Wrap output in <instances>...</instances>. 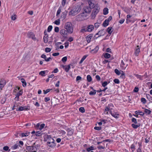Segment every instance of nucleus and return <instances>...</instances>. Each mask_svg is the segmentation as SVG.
Segmentation results:
<instances>
[{
	"mask_svg": "<svg viewBox=\"0 0 152 152\" xmlns=\"http://www.w3.org/2000/svg\"><path fill=\"white\" fill-rule=\"evenodd\" d=\"M51 50V49L50 48H45V51L47 53H48L50 52Z\"/></svg>",
	"mask_w": 152,
	"mask_h": 152,
	"instance_id": "obj_53",
	"label": "nucleus"
},
{
	"mask_svg": "<svg viewBox=\"0 0 152 152\" xmlns=\"http://www.w3.org/2000/svg\"><path fill=\"white\" fill-rule=\"evenodd\" d=\"M132 122L134 123L135 124H137L138 123H137V120L136 118H132Z\"/></svg>",
	"mask_w": 152,
	"mask_h": 152,
	"instance_id": "obj_52",
	"label": "nucleus"
},
{
	"mask_svg": "<svg viewBox=\"0 0 152 152\" xmlns=\"http://www.w3.org/2000/svg\"><path fill=\"white\" fill-rule=\"evenodd\" d=\"M87 29L88 32H90L94 29V27L93 25H90L88 26Z\"/></svg>",
	"mask_w": 152,
	"mask_h": 152,
	"instance_id": "obj_14",
	"label": "nucleus"
},
{
	"mask_svg": "<svg viewBox=\"0 0 152 152\" xmlns=\"http://www.w3.org/2000/svg\"><path fill=\"white\" fill-rule=\"evenodd\" d=\"M3 150L5 151H7L9 149V147L7 146H4L3 148Z\"/></svg>",
	"mask_w": 152,
	"mask_h": 152,
	"instance_id": "obj_64",
	"label": "nucleus"
},
{
	"mask_svg": "<svg viewBox=\"0 0 152 152\" xmlns=\"http://www.w3.org/2000/svg\"><path fill=\"white\" fill-rule=\"evenodd\" d=\"M52 28H53V27L52 26H51V25L49 26L48 27V30H47L48 31V32H50L52 30Z\"/></svg>",
	"mask_w": 152,
	"mask_h": 152,
	"instance_id": "obj_49",
	"label": "nucleus"
},
{
	"mask_svg": "<svg viewBox=\"0 0 152 152\" xmlns=\"http://www.w3.org/2000/svg\"><path fill=\"white\" fill-rule=\"evenodd\" d=\"M89 7L91 8H94L96 7V4H94V3H92L90 1L89 2Z\"/></svg>",
	"mask_w": 152,
	"mask_h": 152,
	"instance_id": "obj_22",
	"label": "nucleus"
},
{
	"mask_svg": "<svg viewBox=\"0 0 152 152\" xmlns=\"http://www.w3.org/2000/svg\"><path fill=\"white\" fill-rule=\"evenodd\" d=\"M140 47L139 45H137L135 47L134 54L135 55L137 56H138L140 52Z\"/></svg>",
	"mask_w": 152,
	"mask_h": 152,
	"instance_id": "obj_7",
	"label": "nucleus"
},
{
	"mask_svg": "<svg viewBox=\"0 0 152 152\" xmlns=\"http://www.w3.org/2000/svg\"><path fill=\"white\" fill-rule=\"evenodd\" d=\"M6 84V81L4 79H1L0 80V91L2 90V89L4 87Z\"/></svg>",
	"mask_w": 152,
	"mask_h": 152,
	"instance_id": "obj_9",
	"label": "nucleus"
},
{
	"mask_svg": "<svg viewBox=\"0 0 152 152\" xmlns=\"http://www.w3.org/2000/svg\"><path fill=\"white\" fill-rule=\"evenodd\" d=\"M83 14H80L76 16V20L78 21L82 20H84V18L83 17Z\"/></svg>",
	"mask_w": 152,
	"mask_h": 152,
	"instance_id": "obj_12",
	"label": "nucleus"
},
{
	"mask_svg": "<svg viewBox=\"0 0 152 152\" xmlns=\"http://www.w3.org/2000/svg\"><path fill=\"white\" fill-rule=\"evenodd\" d=\"M30 134L29 132H26L24 133H22L21 134V137H27Z\"/></svg>",
	"mask_w": 152,
	"mask_h": 152,
	"instance_id": "obj_31",
	"label": "nucleus"
},
{
	"mask_svg": "<svg viewBox=\"0 0 152 152\" xmlns=\"http://www.w3.org/2000/svg\"><path fill=\"white\" fill-rule=\"evenodd\" d=\"M48 35L47 34H45L43 37L44 42L45 43H47L48 42Z\"/></svg>",
	"mask_w": 152,
	"mask_h": 152,
	"instance_id": "obj_24",
	"label": "nucleus"
},
{
	"mask_svg": "<svg viewBox=\"0 0 152 152\" xmlns=\"http://www.w3.org/2000/svg\"><path fill=\"white\" fill-rule=\"evenodd\" d=\"M67 12L66 11L64 12L61 14V18L63 20L65 19L66 17Z\"/></svg>",
	"mask_w": 152,
	"mask_h": 152,
	"instance_id": "obj_17",
	"label": "nucleus"
},
{
	"mask_svg": "<svg viewBox=\"0 0 152 152\" xmlns=\"http://www.w3.org/2000/svg\"><path fill=\"white\" fill-rule=\"evenodd\" d=\"M110 114L115 118H118L119 117V114L117 113H113L112 112L110 113Z\"/></svg>",
	"mask_w": 152,
	"mask_h": 152,
	"instance_id": "obj_25",
	"label": "nucleus"
},
{
	"mask_svg": "<svg viewBox=\"0 0 152 152\" xmlns=\"http://www.w3.org/2000/svg\"><path fill=\"white\" fill-rule=\"evenodd\" d=\"M109 22L108 21L105 20L103 22V26L104 27H106L109 25Z\"/></svg>",
	"mask_w": 152,
	"mask_h": 152,
	"instance_id": "obj_29",
	"label": "nucleus"
},
{
	"mask_svg": "<svg viewBox=\"0 0 152 152\" xmlns=\"http://www.w3.org/2000/svg\"><path fill=\"white\" fill-rule=\"evenodd\" d=\"M103 14L104 15H107L108 13V9L107 8H105L103 10Z\"/></svg>",
	"mask_w": 152,
	"mask_h": 152,
	"instance_id": "obj_33",
	"label": "nucleus"
},
{
	"mask_svg": "<svg viewBox=\"0 0 152 152\" xmlns=\"http://www.w3.org/2000/svg\"><path fill=\"white\" fill-rule=\"evenodd\" d=\"M66 0H62L61 1V4L63 7L64 6L66 3Z\"/></svg>",
	"mask_w": 152,
	"mask_h": 152,
	"instance_id": "obj_58",
	"label": "nucleus"
},
{
	"mask_svg": "<svg viewBox=\"0 0 152 152\" xmlns=\"http://www.w3.org/2000/svg\"><path fill=\"white\" fill-rule=\"evenodd\" d=\"M45 126V124H40L39 123L37 124L35 126V128L37 130H42L43 128H44Z\"/></svg>",
	"mask_w": 152,
	"mask_h": 152,
	"instance_id": "obj_6",
	"label": "nucleus"
},
{
	"mask_svg": "<svg viewBox=\"0 0 152 152\" xmlns=\"http://www.w3.org/2000/svg\"><path fill=\"white\" fill-rule=\"evenodd\" d=\"M112 28L111 27H109L108 28L107 31L108 34H111L112 33Z\"/></svg>",
	"mask_w": 152,
	"mask_h": 152,
	"instance_id": "obj_34",
	"label": "nucleus"
},
{
	"mask_svg": "<svg viewBox=\"0 0 152 152\" xmlns=\"http://www.w3.org/2000/svg\"><path fill=\"white\" fill-rule=\"evenodd\" d=\"M24 110H28L29 109V107L24 106L23 107Z\"/></svg>",
	"mask_w": 152,
	"mask_h": 152,
	"instance_id": "obj_61",
	"label": "nucleus"
},
{
	"mask_svg": "<svg viewBox=\"0 0 152 152\" xmlns=\"http://www.w3.org/2000/svg\"><path fill=\"white\" fill-rule=\"evenodd\" d=\"M93 9L91 15V17L92 19H94L95 18L96 15L99 11L100 9L99 5L98 4H96L95 8Z\"/></svg>",
	"mask_w": 152,
	"mask_h": 152,
	"instance_id": "obj_3",
	"label": "nucleus"
},
{
	"mask_svg": "<svg viewBox=\"0 0 152 152\" xmlns=\"http://www.w3.org/2000/svg\"><path fill=\"white\" fill-rule=\"evenodd\" d=\"M39 148V145H35V143L32 146H27L26 147V149L28 151L33 152H37V151L38 150Z\"/></svg>",
	"mask_w": 152,
	"mask_h": 152,
	"instance_id": "obj_4",
	"label": "nucleus"
},
{
	"mask_svg": "<svg viewBox=\"0 0 152 152\" xmlns=\"http://www.w3.org/2000/svg\"><path fill=\"white\" fill-rule=\"evenodd\" d=\"M21 81L23 84V87H26L27 85V83L25 80L24 78H22L21 79Z\"/></svg>",
	"mask_w": 152,
	"mask_h": 152,
	"instance_id": "obj_20",
	"label": "nucleus"
},
{
	"mask_svg": "<svg viewBox=\"0 0 152 152\" xmlns=\"http://www.w3.org/2000/svg\"><path fill=\"white\" fill-rule=\"evenodd\" d=\"M109 82H107V81H104V82L102 83V85L103 87H105L109 84Z\"/></svg>",
	"mask_w": 152,
	"mask_h": 152,
	"instance_id": "obj_45",
	"label": "nucleus"
},
{
	"mask_svg": "<svg viewBox=\"0 0 152 152\" xmlns=\"http://www.w3.org/2000/svg\"><path fill=\"white\" fill-rule=\"evenodd\" d=\"M59 33L61 35V37L64 39L67 37L68 31L65 29H62L60 30Z\"/></svg>",
	"mask_w": 152,
	"mask_h": 152,
	"instance_id": "obj_5",
	"label": "nucleus"
},
{
	"mask_svg": "<svg viewBox=\"0 0 152 152\" xmlns=\"http://www.w3.org/2000/svg\"><path fill=\"white\" fill-rule=\"evenodd\" d=\"M41 57L44 59L45 61L47 62L51 60H52V58L50 57L47 58L46 56L44 54H43L41 55Z\"/></svg>",
	"mask_w": 152,
	"mask_h": 152,
	"instance_id": "obj_13",
	"label": "nucleus"
},
{
	"mask_svg": "<svg viewBox=\"0 0 152 152\" xmlns=\"http://www.w3.org/2000/svg\"><path fill=\"white\" fill-rule=\"evenodd\" d=\"M64 29L68 31V33L72 34L73 31V29L72 23L70 22L65 23L64 26Z\"/></svg>",
	"mask_w": 152,
	"mask_h": 152,
	"instance_id": "obj_2",
	"label": "nucleus"
},
{
	"mask_svg": "<svg viewBox=\"0 0 152 152\" xmlns=\"http://www.w3.org/2000/svg\"><path fill=\"white\" fill-rule=\"evenodd\" d=\"M54 31L56 32H58L59 31V28L58 27H56L54 29Z\"/></svg>",
	"mask_w": 152,
	"mask_h": 152,
	"instance_id": "obj_59",
	"label": "nucleus"
},
{
	"mask_svg": "<svg viewBox=\"0 0 152 152\" xmlns=\"http://www.w3.org/2000/svg\"><path fill=\"white\" fill-rule=\"evenodd\" d=\"M67 135L68 136H71L73 134V131L72 130H70L69 129L67 130Z\"/></svg>",
	"mask_w": 152,
	"mask_h": 152,
	"instance_id": "obj_28",
	"label": "nucleus"
},
{
	"mask_svg": "<svg viewBox=\"0 0 152 152\" xmlns=\"http://www.w3.org/2000/svg\"><path fill=\"white\" fill-rule=\"evenodd\" d=\"M112 108H110V107L107 106L105 107L104 113L105 114H108V112H109L110 113L112 112Z\"/></svg>",
	"mask_w": 152,
	"mask_h": 152,
	"instance_id": "obj_11",
	"label": "nucleus"
},
{
	"mask_svg": "<svg viewBox=\"0 0 152 152\" xmlns=\"http://www.w3.org/2000/svg\"><path fill=\"white\" fill-rule=\"evenodd\" d=\"M51 90H52V89L48 88V89H47L45 91L44 90V91H43L44 93L45 94H46L48 93V92H50Z\"/></svg>",
	"mask_w": 152,
	"mask_h": 152,
	"instance_id": "obj_51",
	"label": "nucleus"
},
{
	"mask_svg": "<svg viewBox=\"0 0 152 152\" xmlns=\"http://www.w3.org/2000/svg\"><path fill=\"white\" fill-rule=\"evenodd\" d=\"M84 9V11L86 13H89L91 11V9L89 7H85Z\"/></svg>",
	"mask_w": 152,
	"mask_h": 152,
	"instance_id": "obj_16",
	"label": "nucleus"
},
{
	"mask_svg": "<svg viewBox=\"0 0 152 152\" xmlns=\"http://www.w3.org/2000/svg\"><path fill=\"white\" fill-rule=\"evenodd\" d=\"M88 32L87 28H81L80 31V33H84V32Z\"/></svg>",
	"mask_w": 152,
	"mask_h": 152,
	"instance_id": "obj_36",
	"label": "nucleus"
},
{
	"mask_svg": "<svg viewBox=\"0 0 152 152\" xmlns=\"http://www.w3.org/2000/svg\"><path fill=\"white\" fill-rule=\"evenodd\" d=\"M135 113L136 114H139L141 115H143L144 114V113L139 110L135 111Z\"/></svg>",
	"mask_w": 152,
	"mask_h": 152,
	"instance_id": "obj_35",
	"label": "nucleus"
},
{
	"mask_svg": "<svg viewBox=\"0 0 152 152\" xmlns=\"http://www.w3.org/2000/svg\"><path fill=\"white\" fill-rule=\"evenodd\" d=\"M140 124L139 123L137 124H132V127L134 129H136L140 126Z\"/></svg>",
	"mask_w": 152,
	"mask_h": 152,
	"instance_id": "obj_21",
	"label": "nucleus"
},
{
	"mask_svg": "<svg viewBox=\"0 0 152 152\" xmlns=\"http://www.w3.org/2000/svg\"><path fill=\"white\" fill-rule=\"evenodd\" d=\"M130 148L132 150V152H133L135 150V147L134 145L133 144H132L130 147Z\"/></svg>",
	"mask_w": 152,
	"mask_h": 152,
	"instance_id": "obj_50",
	"label": "nucleus"
},
{
	"mask_svg": "<svg viewBox=\"0 0 152 152\" xmlns=\"http://www.w3.org/2000/svg\"><path fill=\"white\" fill-rule=\"evenodd\" d=\"M50 99L49 97H45L44 99V101L45 102H47L48 101H49Z\"/></svg>",
	"mask_w": 152,
	"mask_h": 152,
	"instance_id": "obj_63",
	"label": "nucleus"
},
{
	"mask_svg": "<svg viewBox=\"0 0 152 152\" xmlns=\"http://www.w3.org/2000/svg\"><path fill=\"white\" fill-rule=\"evenodd\" d=\"M94 91H91L89 93V94L90 95H95L96 93V91L95 90H93Z\"/></svg>",
	"mask_w": 152,
	"mask_h": 152,
	"instance_id": "obj_39",
	"label": "nucleus"
},
{
	"mask_svg": "<svg viewBox=\"0 0 152 152\" xmlns=\"http://www.w3.org/2000/svg\"><path fill=\"white\" fill-rule=\"evenodd\" d=\"M143 109H144V112H145V113L146 114H149L151 113V111L147 109H145V108H143Z\"/></svg>",
	"mask_w": 152,
	"mask_h": 152,
	"instance_id": "obj_37",
	"label": "nucleus"
},
{
	"mask_svg": "<svg viewBox=\"0 0 152 152\" xmlns=\"http://www.w3.org/2000/svg\"><path fill=\"white\" fill-rule=\"evenodd\" d=\"M11 19L13 20H15L16 19V15H12L11 16Z\"/></svg>",
	"mask_w": 152,
	"mask_h": 152,
	"instance_id": "obj_56",
	"label": "nucleus"
},
{
	"mask_svg": "<svg viewBox=\"0 0 152 152\" xmlns=\"http://www.w3.org/2000/svg\"><path fill=\"white\" fill-rule=\"evenodd\" d=\"M100 24V23H98V22L96 23H95L94 24L95 27V28H97L99 26Z\"/></svg>",
	"mask_w": 152,
	"mask_h": 152,
	"instance_id": "obj_60",
	"label": "nucleus"
},
{
	"mask_svg": "<svg viewBox=\"0 0 152 152\" xmlns=\"http://www.w3.org/2000/svg\"><path fill=\"white\" fill-rule=\"evenodd\" d=\"M114 72L115 73L118 75H119L121 74L120 72L117 69H115Z\"/></svg>",
	"mask_w": 152,
	"mask_h": 152,
	"instance_id": "obj_48",
	"label": "nucleus"
},
{
	"mask_svg": "<svg viewBox=\"0 0 152 152\" xmlns=\"http://www.w3.org/2000/svg\"><path fill=\"white\" fill-rule=\"evenodd\" d=\"M17 111H22L23 110H24L23 108V107L22 106L18 108H17L16 110Z\"/></svg>",
	"mask_w": 152,
	"mask_h": 152,
	"instance_id": "obj_54",
	"label": "nucleus"
},
{
	"mask_svg": "<svg viewBox=\"0 0 152 152\" xmlns=\"http://www.w3.org/2000/svg\"><path fill=\"white\" fill-rule=\"evenodd\" d=\"M92 37V36L89 35L86 38V40L88 43H89L91 41V39Z\"/></svg>",
	"mask_w": 152,
	"mask_h": 152,
	"instance_id": "obj_26",
	"label": "nucleus"
},
{
	"mask_svg": "<svg viewBox=\"0 0 152 152\" xmlns=\"http://www.w3.org/2000/svg\"><path fill=\"white\" fill-rule=\"evenodd\" d=\"M113 81L115 83L117 84H119L120 83L119 80L118 79H114Z\"/></svg>",
	"mask_w": 152,
	"mask_h": 152,
	"instance_id": "obj_57",
	"label": "nucleus"
},
{
	"mask_svg": "<svg viewBox=\"0 0 152 152\" xmlns=\"http://www.w3.org/2000/svg\"><path fill=\"white\" fill-rule=\"evenodd\" d=\"M42 133L40 131H37L35 133V135L37 136H39L42 135Z\"/></svg>",
	"mask_w": 152,
	"mask_h": 152,
	"instance_id": "obj_38",
	"label": "nucleus"
},
{
	"mask_svg": "<svg viewBox=\"0 0 152 152\" xmlns=\"http://www.w3.org/2000/svg\"><path fill=\"white\" fill-rule=\"evenodd\" d=\"M23 93V91L22 90H20L19 91L16 95L15 98H17V99L18 100L19 96L21 95Z\"/></svg>",
	"mask_w": 152,
	"mask_h": 152,
	"instance_id": "obj_18",
	"label": "nucleus"
},
{
	"mask_svg": "<svg viewBox=\"0 0 152 152\" xmlns=\"http://www.w3.org/2000/svg\"><path fill=\"white\" fill-rule=\"evenodd\" d=\"M94 129L95 130H100L101 129V127H97V126H95L94 127Z\"/></svg>",
	"mask_w": 152,
	"mask_h": 152,
	"instance_id": "obj_62",
	"label": "nucleus"
},
{
	"mask_svg": "<svg viewBox=\"0 0 152 152\" xmlns=\"http://www.w3.org/2000/svg\"><path fill=\"white\" fill-rule=\"evenodd\" d=\"M99 49V47L98 46H96L95 47L94 49L92 50H91L92 52L95 53H96Z\"/></svg>",
	"mask_w": 152,
	"mask_h": 152,
	"instance_id": "obj_30",
	"label": "nucleus"
},
{
	"mask_svg": "<svg viewBox=\"0 0 152 152\" xmlns=\"http://www.w3.org/2000/svg\"><path fill=\"white\" fill-rule=\"evenodd\" d=\"M67 58L66 56L63 57L62 59V61L63 62H66L67 61Z\"/></svg>",
	"mask_w": 152,
	"mask_h": 152,
	"instance_id": "obj_55",
	"label": "nucleus"
},
{
	"mask_svg": "<svg viewBox=\"0 0 152 152\" xmlns=\"http://www.w3.org/2000/svg\"><path fill=\"white\" fill-rule=\"evenodd\" d=\"M81 10V7L80 4L74 6L72 10L69 12V15L74 16L77 15Z\"/></svg>",
	"mask_w": 152,
	"mask_h": 152,
	"instance_id": "obj_1",
	"label": "nucleus"
},
{
	"mask_svg": "<svg viewBox=\"0 0 152 152\" xmlns=\"http://www.w3.org/2000/svg\"><path fill=\"white\" fill-rule=\"evenodd\" d=\"M48 71L47 70L42 71L39 72V74L42 76H45V74L46 73H48Z\"/></svg>",
	"mask_w": 152,
	"mask_h": 152,
	"instance_id": "obj_19",
	"label": "nucleus"
},
{
	"mask_svg": "<svg viewBox=\"0 0 152 152\" xmlns=\"http://www.w3.org/2000/svg\"><path fill=\"white\" fill-rule=\"evenodd\" d=\"M127 66L128 64H127L126 66H125V64L123 61L122 60L121 61V66L123 69H125Z\"/></svg>",
	"mask_w": 152,
	"mask_h": 152,
	"instance_id": "obj_23",
	"label": "nucleus"
},
{
	"mask_svg": "<svg viewBox=\"0 0 152 152\" xmlns=\"http://www.w3.org/2000/svg\"><path fill=\"white\" fill-rule=\"evenodd\" d=\"M70 68V66L69 65H68L67 66H66L65 68V71L66 72H68V71H69Z\"/></svg>",
	"mask_w": 152,
	"mask_h": 152,
	"instance_id": "obj_46",
	"label": "nucleus"
},
{
	"mask_svg": "<svg viewBox=\"0 0 152 152\" xmlns=\"http://www.w3.org/2000/svg\"><path fill=\"white\" fill-rule=\"evenodd\" d=\"M27 36L28 38H31L34 40H36V38L35 37V35L32 32H28L27 34Z\"/></svg>",
	"mask_w": 152,
	"mask_h": 152,
	"instance_id": "obj_8",
	"label": "nucleus"
},
{
	"mask_svg": "<svg viewBox=\"0 0 152 152\" xmlns=\"http://www.w3.org/2000/svg\"><path fill=\"white\" fill-rule=\"evenodd\" d=\"M94 147L93 146H91L87 148L86 150L87 151L89 152L91 151L94 150Z\"/></svg>",
	"mask_w": 152,
	"mask_h": 152,
	"instance_id": "obj_43",
	"label": "nucleus"
},
{
	"mask_svg": "<svg viewBox=\"0 0 152 152\" xmlns=\"http://www.w3.org/2000/svg\"><path fill=\"white\" fill-rule=\"evenodd\" d=\"M105 34V31L104 29L101 30L99 31L96 34V35H99L98 37H100L101 36L104 35Z\"/></svg>",
	"mask_w": 152,
	"mask_h": 152,
	"instance_id": "obj_15",
	"label": "nucleus"
},
{
	"mask_svg": "<svg viewBox=\"0 0 152 152\" xmlns=\"http://www.w3.org/2000/svg\"><path fill=\"white\" fill-rule=\"evenodd\" d=\"M131 17V16L129 15H127V18L126 19V23H128L131 22V20H130L129 18Z\"/></svg>",
	"mask_w": 152,
	"mask_h": 152,
	"instance_id": "obj_27",
	"label": "nucleus"
},
{
	"mask_svg": "<svg viewBox=\"0 0 152 152\" xmlns=\"http://www.w3.org/2000/svg\"><path fill=\"white\" fill-rule=\"evenodd\" d=\"M51 142H49V140H48L47 144L50 147H53L55 146L54 140L52 138H51Z\"/></svg>",
	"mask_w": 152,
	"mask_h": 152,
	"instance_id": "obj_10",
	"label": "nucleus"
},
{
	"mask_svg": "<svg viewBox=\"0 0 152 152\" xmlns=\"http://www.w3.org/2000/svg\"><path fill=\"white\" fill-rule=\"evenodd\" d=\"M61 7H60L59 8L58 10L57 11V13H56V16H58L60 14L61 12Z\"/></svg>",
	"mask_w": 152,
	"mask_h": 152,
	"instance_id": "obj_44",
	"label": "nucleus"
},
{
	"mask_svg": "<svg viewBox=\"0 0 152 152\" xmlns=\"http://www.w3.org/2000/svg\"><path fill=\"white\" fill-rule=\"evenodd\" d=\"M87 79L88 82H90L92 80V77L90 75H88L87 76Z\"/></svg>",
	"mask_w": 152,
	"mask_h": 152,
	"instance_id": "obj_40",
	"label": "nucleus"
},
{
	"mask_svg": "<svg viewBox=\"0 0 152 152\" xmlns=\"http://www.w3.org/2000/svg\"><path fill=\"white\" fill-rule=\"evenodd\" d=\"M54 23L55 24L57 25H60V20L59 19H58L57 20H56L54 22Z\"/></svg>",
	"mask_w": 152,
	"mask_h": 152,
	"instance_id": "obj_42",
	"label": "nucleus"
},
{
	"mask_svg": "<svg viewBox=\"0 0 152 152\" xmlns=\"http://www.w3.org/2000/svg\"><path fill=\"white\" fill-rule=\"evenodd\" d=\"M104 57L106 58H108L110 57V55L108 53H106L103 54Z\"/></svg>",
	"mask_w": 152,
	"mask_h": 152,
	"instance_id": "obj_32",
	"label": "nucleus"
},
{
	"mask_svg": "<svg viewBox=\"0 0 152 152\" xmlns=\"http://www.w3.org/2000/svg\"><path fill=\"white\" fill-rule=\"evenodd\" d=\"M79 110L82 113H84L85 112V110L83 107H80L79 109Z\"/></svg>",
	"mask_w": 152,
	"mask_h": 152,
	"instance_id": "obj_47",
	"label": "nucleus"
},
{
	"mask_svg": "<svg viewBox=\"0 0 152 152\" xmlns=\"http://www.w3.org/2000/svg\"><path fill=\"white\" fill-rule=\"evenodd\" d=\"M87 56L85 55L83 56V57H82V58H81V60L80 61V64H81L82 63V62H83V61L87 57Z\"/></svg>",
	"mask_w": 152,
	"mask_h": 152,
	"instance_id": "obj_41",
	"label": "nucleus"
}]
</instances>
